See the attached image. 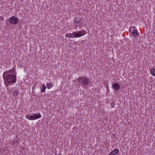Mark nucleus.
Segmentation results:
<instances>
[{
  "label": "nucleus",
  "instance_id": "f257e3e1",
  "mask_svg": "<svg viewBox=\"0 0 155 155\" xmlns=\"http://www.w3.org/2000/svg\"><path fill=\"white\" fill-rule=\"evenodd\" d=\"M3 79L4 80L5 83L7 82L8 83L11 84L12 83H14L16 82V75L12 74H7L3 75Z\"/></svg>",
  "mask_w": 155,
  "mask_h": 155
},
{
  "label": "nucleus",
  "instance_id": "f03ea898",
  "mask_svg": "<svg viewBox=\"0 0 155 155\" xmlns=\"http://www.w3.org/2000/svg\"><path fill=\"white\" fill-rule=\"evenodd\" d=\"M79 84V85H82L83 87H85L90 83V81L88 78L83 77L78 78L77 80Z\"/></svg>",
  "mask_w": 155,
  "mask_h": 155
},
{
  "label": "nucleus",
  "instance_id": "7ed1b4c3",
  "mask_svg": "<svg viewBox=\"0 0 155 155\" xmlns=\"http://www.w3.org/2000/svg\"><path fill=\"white\" fill-rule=\"evenodd\" d=\"M41 116L40 113H38L37 114H34L32 115L28 114H27L26 115V118L30 120H34L41 118Z\"/></svg>",
  "mask_w": 155,
  "mask_h": 155
},
{
  "label": "nucleus",
  "instance_id": "20e7f679",
  "mask_svg": "<svg viewBox=\"0 0 155 155\" xmlns=\"http://www.w3.org/2000/svg\"><path fill=\"white\" fill-rule=\"evenodd\" d=\"M85 31L83 30L81 31H79L77 32L75 31L73 32L74 34V38H79L84 35L85 34Z\"/></svg>",
  "mask_w": 155,
  "mask_h": 155
},
{
  "label": "nucleus",
  "instance_id": "39448f33",
  "mask_svg": "<svg viewBox=\"0 0 155 155\" xmlns=\"http://www.w3.org/2000/svg\"><path fill=\"white\" fill-rule=\"evenodd\" d=\"M19 20V19L18 18H16L14 16L11 17L9 19V22L13 24H17Z\"/></svg>",
  "mask_w": 155,
  "mask_h": 155
},
{
  "label": "nucleus",
  "instance_id": "423d86ee",
  "mask_svg": "<svg viewBox=\"0 0 155 155\" xmlns=\"http://www.w3.org/2000/svg\"><path fill=\"white\" fill-rule=\"evenodd\" d=\"M112 87L114 89V91H117L120 89V87L117 83H114L112 85Z\"/></svg>",
  "mask_w": 155,
  "mask_h": 155
},
{
  "label": "nucleus",
  "instance_id": "0eeeda50",
  "mask_svg": "<svg viewBox=\"0 0 155 155\" xmlns=\"http://www.w3.org/2000/svg\"><path fill=\"white\" fill-rule=\"evenodd\" d=\"M4 75L7 74H12L14 75H16L15 70L13 69H11L9 71H6L4 72Z\"/></svg>",
  "mask_w": 155,
  "mask_h": 155
},
{
  "label": "nucleus",
  "instance_id": "6e6552de",
  "mask_svg": "<svg viewBox=\"0 0 155 155\" xmlns=\"http://www.w3.org/2000/svg\"><path fill=\"white\" fill-rule=\"evenodd\" d=\"M119 152V150L118 149H115L109 153V155H117Z\"/></svg>",
  "mask_w": 155,
  "mask_h": 155
},
{
  "label": "nucleus",
  "instance_id": "1a4fd4ad",
  "mask_svg": "<svg viewBox=\"0 0 155 155\" xmlns=\"http://www.w3.org/2000/svg\"><path fill=\"white\" fill-rule=\"evenodd\" d=\"M132 35L134 37L137 36L138 35V32L137 31L134 29L132 32Z\"/></svg>",
  "mask_w": 155,
  "mask_h": 155
},
{
  "label": "nucleus",
  "instance_id": "9d476101",
  "mask_svg": "<svg viewBox=\"0 0 155 155\" xmlns=\"http://www.w3.org/2000/svg\"><path fill=\"white\" fill-rule=\"evenodd\" d=\"M74 35V34H73V32L71 34L70 33H68L66 35L65 37H68L69 38H74V37L73 36Z\"/></svg>",
  "mask_w": 155,
  "mask_h": 155
},
{
  "label": "nucleus",
  "instance_id": "9b49d317",
  "mask_svg": "<svg viewBox=\"0 0 155 155\" xmlns=\"http://www.w3.org/2000/svg\"><path fill=\"white\" fill-rule=\"evenodd\" d=\"M54 86L53 84L50 83H48L47 84L46 86L48 89H50L52 87Z\"/></svg>",
  "mask_w": 155,
  "mask_h": 155
},
{
  "label": "nucleus",
  "instance_id": "f8f14e48",
  "mask_svg": "<svg viewBox=\"0 0 155 155\" xmlns=\"http://www.w3.org/2000/svg\"><path fill=\"white\" fill-rule=\"evenodd\" d=\"M150 74L154 76H155V69L153 68L150 70Z\"/></svg>",
  "mask_w": 155,
  "mask_h": 155
},
{
  "label": "nucleus",
  "instance_id": "ddd939ff",
  "mask_svg": "<svg viewBox=\"0 0 155 155\" xmlns=\"http://www.w3.org/2000/svg\"><path fill=\"white\" fill-rule=\"evenodd\" d=\"M18 91L17 90L14 91L13 93V94L15 96H18Z\"/></svg>",
  "mask_w": 155,
  "mask_h": 155
},
{
  "label": "nucleus",
  "instance_id": "4468645a",
  "mask_svg": "<svg viewBox=\"0 0 155 155\" xmlns=\"http://www.w3.org/2000/svg\"><path fill=\"white\" fill-rule=\"evenodd\" d=\"M46 86L44 84L41 90V92H44L45 91V90L46 89Z\"/></svg>",
  "mask_w": 155,
  "mask_h": 155
},
{
  "label": "nucleus",
  "instance_id": "2eb2a0df",
  "mask_svg": "<svg viewBox=\"0 0 155 155\" xmlns=\"http://www.w3.org/2000/svg\"><path fill=\"white\" fill-rule=\"evenodd\" d=\"M80 20H78L76 19H75L74 20V22L75 23L77 24L79 23V22H80Z\"/></svg>",
  "mask_w": 155,
  "mask_h": 155
},
{
  "label": "nucleus",
  "instance_id": "dca6fc26",
  "mask_svg": "<svg viewBox=\"0 0 155 155\" xmlns=\"http://www.w3.org/2000/svg\"><path fill=\"white\" fill-rule=\"evenodd\" d=\"M131 28H133V27H131V28H130V30L131 29Z\"/></svg>",
  "mask_w": 155,
  "mask_h": 155
}]
</instances>
